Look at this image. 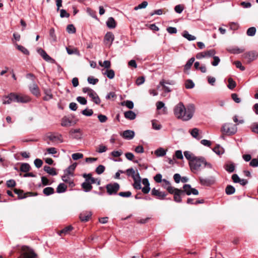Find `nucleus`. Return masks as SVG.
<instances>
[{"label":"nucleus","mask_w":258,"mask_h":258,"mask_svg":"<svg viewBox=\"0 0 258 258\" xmlns=\"http://www.w3.org/2000/svg\"><path fill=\"white\" fill-rule=\"evenodd\" d=\"M47 138L53 142H62V138L61 135L56 134H50L47 136Z\"/></svg>","instance_id":"ddd939ff"},{"label":"nucleus","mask_w":258,"mask_h":258,"mask_svg":"<svg viewBox=\"0 0 258 258\" xmlns=\"http://www.w3.org/2000/svg\"><path fill=\"white\" fill-rule=\"evenodd\" d=\"M86 12L87 14L92 18L97 19L96 12L95 11L90 8H87L86 9Z\"/></svg>","instance_id":"4d7b16f0"},{"label":"nucleus","mask_w":258,"mask_h":258,"mask_svg":"<svg viewBox=\"0 0 258 258\" xmlns=\"http://www.w3.org/2000/svg\"><path fill=\"white\" fill-rule=\"evenodd\" d=\"M70 135L73 139L80 140L82 137V133L80 128L72 130L70 132Z\"/></svg>","instance_id":"f8f14e48"},{"label":"nucleus","mask_w":258,"mask_h":258,"mask_svg":"<svg viewBox=\"0 0 258 258\" xmlns=\"http://www.w3.org/2000/svg\"><path fill=\"white\" fill-rule=\"evenodd\" d=\"M9 96L11 98V100L12 102H18V95H17L14 93H11L9 94Z\"/></svg>","instance_id":"052dcab7"},{"label":"nucleus","mask_w":258,"mask_h":258,"mask_svg":"<svg viewBox=\"0 0 258 258\" xmlns=\"http://www.w3.org/2000/svg\"><path fill=\"white\" fill-rule=\"evenodd\" d=\"M151 194L154 196L157 197L158 199L159 200L165 199L167 196V194L165 192L160 191L159 190L156 189L155 188L152 189Z\"/></svg>","instance_id":"2eb2a0df"},{"label":"nucleus","mask_w":258,"mask_h":258,"mask_svg":"<svg viewBox=\"0 0 258 258\" xmlns=\"http://www.w3.org/2000/svg\"><path fill=\"white\" fill-rule=\"evenodd\" d=\"M49 36L50 37V40L52 42H55L56 41L57 38L56 35L55 34V30L53 28H52L50 29L49 31Z\"/></svg>","instance_id":"37998d69"},{"label":"nucleus","mask_w":258,"mask_h":258,"mask_svg":"<svg viewBox=\"0 0 258 258\" xmlns=\"http://www.w3.org/2000/svg\"><path fill=\"white\" fill-rule=\"evenodd\" d=\"M183 194H186L187 195L189 196L191 194L194 195H198L199 194L198 190L194 188H192L191 185L188 184H184L183 186V189H182Z\"/></svg>","instance_id":"6e6552de"},{"label":"nucleus","mask_w":258,"mask_h":258,"mask_svg":"<svg viewBox=\"0 0 258 258\" xmlns=\"http://www.w3.org/2000/svg\"><path fill=\"white\" fill-rule=\"evenodd\" d=\"M174 10L177 13L180 14L183 10V7L181 5H176L174 8Z\"/></svg>","instance_id":"774afa93"},{"label":"nucleus","mask_w":258,"mask_h":258,"mask_svg":"<svg viewBox=\"0 0 258 258\" xmlns=\"http://www.w3.org/2000/svg\"><path fill=\"white\" fill-rule=\"evenodd\" d=\"M118 195L122 197L128 198L132 196V192L130 191H122L118 193Z\"/></svg>","instance_id":"680f3d73"},{"label":"nucleus","mask_w":258,"mask_h":258,"mask_svg":"<svg viewBox=\"0 0 258 258\" xmlns=\"http://www.w3.org/2000/svg\"><path fill=\"white\" fill-rule=\"evenodd\" d=\"M124 116L126 119L133 120L136 118V114L133 111L128 110L124 113Z\"/></svg>","instance_id":"b1692460"},{"label":"nucleus","mask_w":258,"mask_h":258,"mask_svg":"<svg viewBox=\"0 0 258 258\" xmlns=\"http://www.w3.org/2000/svg\"><path fill=\"white\" fill-rule=\"evenodd\" d=\"M224 168L227 172L232 173L234 171L235 165L233 163L226 164Z\"/></svg>","instance_id":"4c0bfd02"},{"label":"nucleus","mask_w":258,"mask_h":258,"mask_svg":"<svg viewBox=\"0 0 258 258\" xmlns=\"http://www.w3.org/2000/svg\"><path fill=\"white\" fill-rule=\"evenodd\" d=\"M44 93L45 96L43 97V99L44 101H48L53 98V95L51 93V91L49 89H44Z\"/></svg>","instance_id":"4be33fe9"},{"label":"nucleus","mask_w":258,"mask_h":258,"mask_svg":"<svg viewBox=\"0 0 258 258\" xmlns=\"http://www.w3.org/2000/svg\"><path fill=\"white\" fill-rule=\"evenodd\" d=\"M82 187L85 192H88L92 188V186L91 185L90 181H86V179L85 180V181L82 184Z\"/></svg>","instance_id":"bb28decb"},{"label":"nucleus","mask_w":258,"mask_h":258,"mask_svg":"<svg viewBox=\"0 0 258 258\" xmlns=\"http://www.w3.org/2000/svg\"><path fill=\"white\" fill-rule=\"evenodd\" d=\"M258 53L255 50L247 51L243 54V57L248 62H250L257 58Z\"/></svg>","instance_id":"0eeeda50"},{"label":"nucleus","mask_w":258,"mask_h":258,"mask_svg":"<svg viewBox=\"0 0 258 258\" xmlns=\"http://www.w3.org/2000/svg\"><path fill=\"white\" fill-rule=\"evenodd\" d=\"M107 150V147L103 145H100L96 150V151L99 153H102L106 152Z\"/></svg>","instance_id":"e2e57ef3"},{"label":"nucleus","mask_w":258,"mask_h":258,"mask_svg":"<svg viewBox=\"0 0 258 258\" xmlns=\"http://www.w3.org/2000/svg\"><path fill=\"white\" fill-rule=\"evenodd\" d=\"M237 130L236 125L232 123H226L224 124L222 127V132L223 133L227 135L235 134L237 132Z\"/></svg>","instance_id":"20e7f679"},{"label":"nucleus","mask_w":258,"mask_h":258,"mask_svg":"<svg viewBox=\"0 0 258 258\" xmlns=\"http://www.w3.org/2000/svg\"><path fill=\"white\" fill-rule=\"evenodd\" d=\"M195 111V105L193 104H189L185 107L182 102L176 104L173 109L174 114L178 119L183 121H188L190 119Z\"/></svg>","instance_id":"f257e3e1"},{"label":"nucleus","mask_w":258,"mask_h":258,"mask_svg":"<svg viewBox=\"0 0 258 258\" xmlns=\"http://www.w3.org/2000/svg\"><path fill=\"white\" fill-rule=\"evenodd\" d=\"M125 173L126 174L127 176L132 177L133 179H134V178L137 177L138 173H139V172L138 171L136 172V171L133 168H130L126 169L125 170Z\"/></svg>","instance_id":"5701e85b"},{"label":"nucleus","mask_w":258,"mask_h":258,"mask_svg":"<svg viewBox=\"0 0 258 258\" xmlns=\"http://www.w3.org/2000/svg\"><path fill=\"white\" fill-rule=\"evenodd\" d=\"M104 75H106L107 78L110 79H112L114 77L115 73L113 70H106L104 73H103Z\"/></svg>","instance_id":"a19ab883"},{"label":"nucleus","mask_w":258,"mask_h":258,"mask_svg":"<svg viewBox=\"0 0 258 258\" xmlns=\"http://www.w3.org/2000/svg\"><path fill=\"white\" fill-rule=\"evenodd\" d=\"M213 151L217 155H220L223 153V149L219 145H217L214 148Z\"/></svg>","instance_id":"6e6d98bb"},{"label":"nucleus","mask_w":258,"mask_h":258,"mask_svg":"<svg viewBox=\"0 0 258 258\" xmlns=\"http://www.w3.org/2000/svg\"><path fill=\"white\" fill-rule=\"evenodd\" d=\"M16 46L17 47V48L19 51H21L24 54H26V55L29 54V51H28V50L27 48H26L25 47H24L23 46L18 45L17 44H16Z\"/></svg>","instance_id":"c03bdc74"},{"label":"nucleus","mask_w":258,"mask_h":258,"mask_svg":"<svg viewBox=\"0 0 258 258\" xmlns=\"http://www.w3.org/2000/svg\"><path fill=\"white\" fill-rule=\"evenodd\" d=\"M77 166L76 163H74L71 165L69 167L66 169L65 172L68 174H70L71 175H73V171L75 169Z\"/></svg>","instance_id":"58836bf2"},{"label":"nucleus","mask_w":258,"mask_h":258,"mask_svg":"<svg viewBox=\"0 0 258 258\" xmlns=\"http://www.w3.org/2000/svg\"><path fill=\"white\" fill-rule=\"evenodd\" d=\"M185 87L186 89H191L195 87V84L191 80H188L185 82Z\"/></svg>","instance_id":"864d4df0"},{"label":"nucleus","mask_w":258,"mask_h":258,"mask_svg":"<svg viewBox=\"0 0 258 258\" xmlns=\"http://www.w3.org/2000/svg\"><path fill=\"white\" fill-rule=\"evenodd\" d=\"M106 25L110 29L115 28L116 22L114 19L112 17H109L106 22Z\"/></svg>","instance_id":"a878e982"},{"label":"nucleus","mask_w":258,"mask_h":258,"mask_svg":"<svg viewBox=\"0 0 258 258\" xmlns=\"http://www.w3.org/2000/svg\"><path fill=\"white\" fill-rule=\"evenodd\" d=\"M249 165L253 167H256L258 166V156H257V159L254 158V159H252L250 161V162L249 163Z\"/></svg>","instance_id":"69168bd1"},{"label":"nucleus","mask_w":258,"mask_h":258,"mask_svg":"<svg viewBox=\"0 0 258 258\" xmlns=\"http://www.w3.org/2000/svg\"><path fill=\"white\" fill-rule=\"evenodd\" d=\"M119 185L117 182L109 183L106 185L107 193L109 195H115L119 189Z\"/></svg>","instance_id":"423d86ee"},{"label":"nucleus","mask_w":258,"mask_h":258,"mask_svg":"<svg viewBox=\"0 0 258 258\" xmlns=\"http://www.w3.org/2000/svg\"><path fill=\"white\" fill-rule=\"evenodd\" d=\"M31 169V167L28 163H22L20 167V171L23 172H27Z\"/></svg>","instance_id":"473e14b6"},{"label":"nucleus","mask_w":258,"mask_h":258,"mask_svg":"<svg viewBox=\"0 0 258 258\" xmlns=\"http://www.w3.org/2000/svg\"><path fill=\"white\" fill-rule=\"evenodd\" d=\"M170 84V83L165 82L164 80H162L160 82L159 86H158V88H159V86H161L163 87V89H164V91L166 93H168L171 92V89L169 87L166 86L165 84Z\"/></svg>","instance_id":"2f4dec72"},{"label":"nucleus","mask_w":258,"mask_h":258,"mask_svg":"<svg viewBox=\"0 0 258 258\" xmlns=\"http://www.w3.org/2000/svg\"><path fill=\"white\" fill-rule=\"evenodd\" d=\"M44 170L49 174L54 176L57 174L55 168L50 167L48 166H44L43 167Z\"/></svg>","instance_id":"cd10ccee"},{"label":"nucleus","mask_w":258,"mask_h":258,"mask_svg":"<svg viewBox=\"0 0 258 258\" xmlns=\"http://www.w3.org/2000/svg\"><path fill=\"white\" fill-rule=\"evenodd\" d=\"M228 82V85L227 87L229 89L232 90L236 87V83L232 78H229Z\"/></svg>","instance_id":"8fccbe9b"},{"label":"nucleus","mask_w":258,"mask_h":258,"mask_svg":"<svg viewBox=\"0 0 258 258\" xmlns=\"http://www.w3.org/2000/svg\"><path fill=\"white\" fill-rule=\"evenodd\" d=\"M168 191L174 195V201L177 203H181L182 201L181 196L183 194L182 189L176 188L174 187H170L168 188Z\"/></svg>","instance_id":"39448f33"},{"label":"nucleus","mask_w":258,"mask_h":258,"mask_svg":"<svg viewBox=\"0 0 258 258\" xmlns=\"http://www.w3.org/2000/svg\"><path fill=\"white\" fill-rule=\"evenodd\" d=\"M83 176L86 178V181H89L91 184L97 183L98 185L100 184V180L92 177L91 174H84Z\"/></svg>","instance_id":"412c9836"},{"label":"nucleus","mask_w":258,"mask_h":258,"mask_svg":"<svg viewBox=\"0 0 258 258\" xmlns=\"http://www.w3.org/2000/svg\"><path fill=\"white\" fill-rule=\"evenodd\" d=\"M183 154L185 158L189 161V164L196 157L192 153L188 151H184Z\"/></svg>","instance_id":"c756f323"},{"label":"nucleus","mask_w":258,"mask_h":258,"mask_svg":"<svg viewBox=\"0 0 258 258\" xmlns=\"http://www.w3.org/2000/svg\"><path fill=\"white\" fill-rule=\"evenodd\" d=\"M30 92L35 96H38L40 95V91L39 88L35 83L29 86Z\"/></svg>","instance_id":"f3484780"},{"label":"nucleus","mask_w":258,"mask_h":258,"mask_svg":"<svg viewBox=\"0 0 258 258\" xmlns=\"http://www.w3.org/2000/svg\"><path fill=\"white\" fill-rule=\"evenodd\" d=\"M194 61H195V58L194 57H191V58H190L187 61L186 63L184 65V70H188L190 69V68H191V67L192 64H193Z\"/></svg>","instance_id":"de8ad7c7"},{"label":"nucleus","mask_w":258,"mask_h":258,"mask_svg":"<svg viewBox=\"0 0 258 258\" xmlns=\"http://www.w3.org/2000/svg\"><path fill=\"white\" fill-rule=\"evenodd\" d=\"M256 33V28L254 27L249 28L246 31V34L249 36H253Z\"/></svg>","instance_id":"09e8293b"},{"label":"nucleus","mask_w":258,"mask_h":258,"mask_svg":"<svg viewBox=\"0 0 258 258\" xmlns=\"http://www.w3.org/2000/svg\"><path fill=\"white\" fill-rule=\"evenodd\" d=\"M189 166L191 171L194 173L201 170L204 167L212 168V164L207 162L205 158L202 157H196L190 162Z\"/></svg>","instance_id":"f03ea898"},{"label":"nucleus","mask_w":258,"mask_h":258,"mask_svg":"<svg viewBox=\"0 0 258 258\" xmlns=\"http://www.w3.org/2000/svg\"><path fill=\"white\" fill-rule=\"evenodd\" d=\"M82 113L86 116H90L93 114V111L91 109L86 108L82 111Z\"/></svg>","instance_id":"5fc2aeb1"},{"label":"nucleus","mask_w":258,"mask_h":258,"mask_svg":"<svg viewBox=\"0 0 258 258\" xmlns=\"http://www.w3.org/2000/svg\"><path fill=\"white\" fill-rule=\"evenodd\" d=\"M155 154L157 157H162L166 154V151L163 148H160L155 151Z\"/></svg>","instance_id":"a18cd8bd"},{"label":"nucleus","mask_w":258,"mask_h":258,"mask_svg":"<svg viewBox=\"0 0 258 258\" xmlns=\"http://www.w3.org/2000/svg\"><path fill=\"white\" fill-rule=\"evenodd\" d=\"M66 50H67V53L70 55L73 54H75L77 55H80L79 50L77 48H73L72 49V48H71L70 47H67Z\"/></svg>","instance_id":"ea45409f"},{"label":"nucleus","mask_w":258,"mask_h":258,"mask_svg":"<svg viewBox=\"0 0 258 258\" xmlns=\"http://www.w3.org/2000/svg\"><path fill=\"white\" fill-rule=\"evenodd\" d=\"M122 105H125L128 109H133L134 106V103L132 101L126 100L121 103Z\"/></svg>","instance_id":"49530a36"},{"label":"nucleus","mask_w":258,"mask_h":258,"mask_svg":"<svg viewBox=\"0 0 258 258\" xmlns=\"http://www.w3.org/2000/svg\"><path fill=\"white\" fill-rule=\"evenodd\" d=\"M120 135L124 139L128 140H132L135 136V132L133 131L127 130L120 133Z\"/></svg>","instance_id":"4468645a"},{"label":"nucleus","mask_w":258,"mask_h":258,"mask_svg":"<svg viewBox=\"0 0 258 258\" xmlns=\"http://www.w3.org/2000/svg\"><path fill=\"white\" fill-rule=\"evenodd\" d=\"M145 81V77L143 76L139 77L136 80V84L138 86H140L143 84Z\"/></svg>","instance_id":"338daca9"},{"label":"nucleus","mask_w":258,"mask_h":258,"mask_svg":"<svg viewBox=\"0 0 258 258\" xmlns=\"http://www.w3.org/2000/svg\"><path fill=\"white\" fill-rule=\"evenodd\" d=\"M235 191L234 187L231 185H228L225 188V192L228 195H231L233 194Z\"/></svg>","instance_id":"79ce46f5"},{"label":"nucleus","mask_w":258,"mask_h":258,"mask_svg":"<svg viewBox=\"0 0 258 258\" xmlns=\"http://www.w3.org/2000/svg\"><path fill=\"white\" fill-rule=\"evenodd\" d=\"M215 53L216 51L214 49H210L206 51L197 53L196 55V58L200 59L206 57H212L214 56Z\"/></svg>","instance_id":"9d476101"},{"label":"nucleus","mask_w":258,"mask_h":258,"mask_svg":"<svg viewBox=\"0 0 258 258\" xmlns=\"http://www.w3.org/2000/svg\"><path fill=\"white\" fill-rule=\"evenodd\" d=\"M105 169L104 166L100 165L96 168L95 171L98 174H101L104 172Z\"/></svg>","instance_id":"13d9d810"},{"label":"nucleus","mask_w":258,"mask_h":258,"mask_svg":"<svg viewBox=\"0 0 258 258\" xmlns=\"http://www.w3.org/2000/svg\"><path fill=\"white\" fill-rule=\"evenodd\" d=\"M148 6V2L147 1H144L141 4L134 8L135 10H138L139 9L146 8Z\"/></svg>","instance_id":"603ef678"},{"label":"nucleus","mask_w":258,"mask_h":258,"mask_svg":"<svg viewBox=\"0 0 258 258\" xmlns=\"http://www.w3.org/2000/svg\"><path fill=\"white\" fill-rule=\"evenodd\" d=\"M43 192L45 195L48 196L54 194V190L51 187H47L43 189Z\"/></svg>","instance_id":"c9c22d12"},{"label":"nucleus","mask_w":258,"mask_h":258,"mask_svg":"<svg viewBox=\"0 0 258 258\" xmlns=\"http://www.w3.org/2000/svg\"><path fill=\"white\" fill-rule=\"evenodd\" d=\"M244 51V49L243 48H240L238 47H233L229 50V51L231 53L233 54H239L240 53L243 52Z\"/></svg>","instance_id":"f704fd0d"},{"label":"nucleus","mask_w":258,"mask_h":258,"mask_svg":"<svg viewBox=\"0 0 258 258\" xmlns=\"http://www.w3.org/2000/svg\"><path fill=\"white\" fill-rule=\"evenodd\" d=\"M134 183L133 184L134 187L135 189H140L142 188L141 184V178L140 177V175L139 173H138V175L137 176L136 178H134Z\"/></svg>","instance_id":"a211bd4d"},{"label":"nucleus","mask_w":258,"mask_h":258,"mask_svg":"<svg viewBox=\"0 0 258 258\" xmlns=\"http://www.w3.org/2000/svg\"><path fill=\"white\" fill-rule=\"evenodd\" d=\"M38 53L41 55L42 58L47 61H51L53 59L49 56L47 53L42 48H40L38 50Z\"/></svg>","instance_id":"aec40b11"},{"label":"nucleus","mask_w":258,"mask_h":258,"mask_svg":"<svg viewBox=\"0 0 258 258\" xmlns=\"http://www.w3.org/2000/svg\"><path fill=\"white\" fill-rule=\"evenodd\" d=\"M88 96L92 99V100L95 104H99L100 103L101 100L97 93L94 90L91 93L89 94Z\"/></svg>","instance_id":"6ab92c4d"},{"label":"nucleus","mask_w":258,"mask_h":258,"mask_svg":"<svg viewBox=\"0 0 258 258\" xmlns=\"http://www.w3.org/2000/svg\"><path fill=\"white\" fill-rule=\"evenodd\" d=\"M182 36L189 41L195 40L196 39L195 36L189 34L188 32L185 30L183 32Z\"/></svg>","instance_id":"72a5a7b5"},{"label":"nucleus","mask_w":258,"mask_h":258,"mask_svg":"<svg viewBox=\"0 0 258 258\" xmlns=\"http://www.w3.org/2000/svg\"><path fill=\"white\" fill-rule=\"evenodd\" d=\"M67 189V186L63 183H59L57 188L56 192L58 194L64 192Z\"/></svg>","instance_id":"7c9ffc66"},{"label":"nucleus","mask_w":258,"mask_h":258,"mask_svg":"<svg viewBox=\"0 0 258 258\" xmlns=\"http://www.w3.org/2000/svg\"><path fill=\"white\" fill-rule=\"evenodd\" d=\"M91 216L92 213L90 211H83L80 214L79 218L82 222H87Z\"/></svg>","instance_id":"dca6fc26"},{"label":"nucleus","mask_w":258,"mask_h":258,"mask_svg":"<svg viewBox=\"0 0 258 258\" xmlns=\"http://www.w3.org/2000/svg\"><path fill=\"white\" fill-rule=\"evenodd\" d=\"M72 157L73 160H77L78 159L82 158L83 157V155L82 153H77L73 154Z\"/></svg>","instance_id":"bf43d9fd"},{"label":"nucleus","mask_w":258,"mask_h":258,"mask_svg":"<svg viewBox=\"0 0 258 258\" xmlns=\"http://www.w3.org/2000/svg\"><path fill=\"white\" fill-rule=\"evenodd\" d=\"M77 100L82 105H85L87 104V100L85 98L81 96H79L77 98Z\"/></svg>","instance_id":"0e129e2a"},{"label":"nucleus","mask_w":258,"mask_h":258,"mask_svg":"<svg viewBox=\"0 0 258 258\" xmlns=\"http://www.w3.org/2000/svg\"><path fill=\"white\" fill-rule=\"evenodd\" d=\"M18 103H27L30 101V99L27 96L18 95Z\"/></svg>","instance_id":"e433bc0d"},{"label":"nucleus","mask_w":258,"mask_h":258,"mask_svg":"<svg viewBox=\"0 0 258 258\" xmlns=\"http://www.w3.org/2000/svg\"><path fill=\"white\" fill-rule=\"evenodd\" d=\"M21 250V254L18 258H35L36 256L34 252L28 246H22Z\"/></svg>","instance_id":"7ed1b4c3"},{"label":"nucleus","mask_w":258,"mask_h":258,"mask_svg":"<svg viewBox=\"0 0 258 258\" xmlns=\"http://www.w3.org/2000/svg\"><path fill=\"white\" fill-rule=\"evenodd\" d=\"M200 183L205 186H209L213 184L215 182V178L214 176H210L208 178L199 177Z\"/></svg>","instance_id":"1a4fd4ad"},{"label":"nucleus","mask_w":258,"mask_h":258,"mask_svg":"<svg viewBox=\"0 0 258 258\" xmlns=\"http://www.w3.org/2000/svg\"><path fill=\"white\" fill-rule=\"evenodd\" d=\"M76 28L73 24H69L67 26V31L70 34H74L76 32Z\"/></svg>","instance_id":"3c124183"},{"label":"nucleus","mask_w":258,"mask_h":258,"mask_svg":"<svg viewBox=\"0 0 258 258\" xmlns=\"http://www.w3.org/2000/svg\"><path fill=\"white\" fill-rule=\"evenodd\" d=\"M73 229L71 225L66 227L63 229L58 232V234L60 236H62V234L66 235L68 234Z\"/></svg>","instance_id":"c85d7f7f"},{"label":"nucleus","mask_w":258,"mask_h":258,"mask_svg":"<svg viewBox=\"0 0 258 258\" xmlns=\"http://www.w3.org/2000/svg\"><path fill=\"white\" fill-rule=\"evenodd\" d=\"M189 133L193 138L197 140H200L202 138V137L199 135V130L197 128H194L189 131Z\"/></svg>","instance_id":"393cba45"},{"label":"nucleus","mask_w":258,"mask_h":258,"mask_svg":"<svg viewBox=\"0 0 258 258\" xmlns=\"http://www.w3.org/2000/svg\"><path fill=\"white\" fill-rule=\"evenodd\" d=\"M114 40V36L113 34L111 32H108L104 36V42L106 45L108 44V46L110 47Z\"/></svg>","instance_id":"9b49d317"}]
</instances>
